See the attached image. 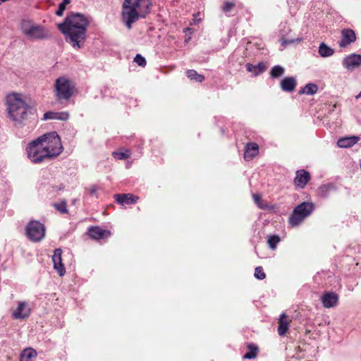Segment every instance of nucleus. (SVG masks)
Wrapping results in <instances>:
<instances>
[{
    "label": "nucleus",
    "instance_id": "9b49d317",
    "mask_svg": "<svg viewBox=\"0 0 361 361\" xmlns=\"http://www.w3.org/2000/svg\"><path fill=\"white\" fill-rule=\"evenodd\" d=\"M62 250L61 248L55 249L52 256L54 268L57 271L60 276H63L66 273V269L62 263Z\"/></svg>",
    "mask_w": 361,
    "mask_h": 361
},
{
    "label": "nucleus",
    "instance_id": "72a5a7b5",
    "mask_svg": "<svg viewBox=\"0 0 361 361\" xmlns=\"http://www.w3.org/2000/svg\"><path fill=\"white\" fill-rule=\"evenodd\" d=\"M71 3V0H63V1L59 4L58 10L56 11V15L59 16H61L63 13V11L66 9V6L67 4Z\"/></svg>",
    "mask_w": 361,
    "mask_h": 361
},
{
    "label": "nucleus",
    "instance_id": "4c0bfd02",
    "mask_svg": "<svg viewBox=\"0 0 361 361\" xmlns=\"http://www.w3.org/2000/svg\"><path fill=\"white\" fill-rule=\"evenodd\" d=\"M302 41V38H296V39H286L285 38L281 39V45L283 47H286L288 44H293V43H298Z\"/></svg>",
    "mask_w": 361,
    "mask_h": 361
},
{
    "label": "nucleus",
    "instance_id": "f8f14e48",
    "mask_svg": "<svg viewBox=\"0 0 361 361\" xmlns=\"http://www.w3.org/2000/svg\"><path fill=\"white\" fill-rule=\"evenodd\" d=\"M343 66L348 71H353L358 68L361 64V55L352 54L344 58L343 61Z\"/></svg>",
    "mask_w": 361,
    "mask_h": 361
},
{
    "label": "nucleus",
    "instance_id": "4468645a",
    "mask_svg": "<svg viewBox=\"0 0 361 361\" xmlns=\"http://www.w3.org/2000/svg\"><path fill=\"white\" fill-rule=\"evenodd\" d=\"M310 180V173L306 170L300 169L296 171V176L294 178V183L297 187L300 188H304Z\"/></svg>",
    "mask_w": 361,
    "mask_h": 361
},
{
    "label": "nucleus",
    "instance_id": "9d476101",
    "mask_svg": "<svg viewBox=\"0 0 361 361\" xmlns=\"http://www.w3.org/2000/svg\"><path fill=\"white\" fill-rule=\"evenodd\" d=\"M356 40L355 32L349 28L343 29L341 32V40L338 42L340 47H346Z\"/></svg>",
    "mask_w": 361,
    "mask_h": 361
},
{
    "label": "nucleus",
    "instance_id": "aec40b11",
    "mask_svg": "<svg viewBox=\"0 0 361 361\" xmlns=\"http://www.w3.org/2000/svg\"><path fill=\"white\" fill-rule=\"evenodd\" d=\"M360 140L359 136L345 137L338 139L337 145L339 147L347 148L350 147Z\"/></svg>",
    "mask_w": 361,
    "mask_h": 361
},
{
    "label": "nucleus",
    "instance_id": "f3484780",
    "mask_svg": "<svg viewBox=\"0 0 361 361\" xmlns=\"http://www.w3.org/2000/svg\"><path fill=\"white\" fill-rule=\"evenodd\" d=\"M88 234L92 239L99 240L109 237L111 233L109 231L103 230L99 226H92L88 230Z\"/></svg>",
    "mask_w": 361,
    "mask_h": 361
},
{
    "label": "nucleus",
    "instance_id": "4be33fe9",
    "mask_svg": "<svg viewBox=\"0 0 361 361\" xmlns=\"http://www.w3.org/2000/svg\"><path fill=\"white\" fill-rule=\"evenodd\" d=\"M289 322L285 313L281 314L279 319L278 333L280 336H284L288 329Z\"/></svg>",
    "mask_w": 361,
    "mask_h": 361
},
{
    "label": "nucleus",
    "instance_id": "c85d7f7f",
    "mask_svg": "<svg viewBox=\"0 0 361 361\" xmlns=\"http://www.w3.org/2000/svg\"><path fill=\"white\" fill-rule=\"evenodd\" d=\"M334 190H335V187L334 185L326 184V185H322L319 187V195L322 197H326L329 195V194L330 193V192H331Z\"/></svg>",
    "mask_w": 361,
    "mask_h": 361
},
{
    "label": "nucleus",
    "instance_id": "a19ab883",
    "mask_svg": "<svg viewBox=\"0 0 361 361\" xmlns=\"http://www.w3.org/2000/svg\"><path fill=\"white\" fill-rule=\"evenodd\" d=\"M51 188L54 190H62L64 189L65 186L63 183H61L58 186H52Z\"/></svg>",
    "mask_w": 361,
    "mask_h": 361
},
{
    "label": "nucleus",
    "instance_id": "423d86ee",
    "mask_svg": "<svg viewBox=\"0 0 361 361\" xmlns=\"http://www.w3.org/2000/svg\"><path fill=\"white\" fill-rule=\"evenodd\" d=\"M75 91L73 82L66 77L57 78L54 84V92L56 99L61 102L68 101Z\"/></svg>",
    "mask_w": 361,
    "mask_h": 361
},
{
    "label": "nucleus",
    "instance_id": "393cba45",
    "mask_svg": "<svg viewBox=\"0 0 361 361\" xmlns=\"http://www.w3.org/2000/svg\"><path fill=\"white\" fill-rule=\"evenodd\" d=\"M247 349L248 352L243 355V358L247 360L255 358L259 351L258 347L253 343H250L247 345Z\"/></svg>",
    "mask_w": 361,
    "mask_h": 361
},
{
    "label": "nucleus",
    "instance_id": "39448f33",
    "mask_svg": "<svg viewBox=\"0 0 361 361\" xmlns=\"http://www.w3.org/2000/svg\"><path fill=\"white\" fill-rule=\"evenodd\" d=\"M37 139H41L40 144L47 154H49L48 158L49 159L58 157L63 151V148L61 138L55 131L44 134Z\"/></svg>",
    "mask_w": 361,
    "mask_h": 361
},
{
    "label": "nucleus",
    "instance_id": "7ed1b4c3",
    "mask_svg": "<svg viewBox=\"0 0 361 361\" xmlns=\"http://www.w3.org/2000/svg\"><path fill=\"white\" fill-rule=\"evenodd\" d=\"M150 0H124L122 4L121 19L128 30L140 18L150 12Z\"/></svg>",
    "mask_w": 361,
    "mask_h": 361
},
{
    "label": "nucleus",
    "instance_id": "a211bd4d",
    "mask_svg": "<svg viewBox=\"0 0 361 361\" xmlns=\"http://www.w3.org/2000/svg\"><path fill=\"white\" fill-rule=\"evenodd\" d=\"M259 153V146L255 142H249L245 148L244 158L245 160H252Z\"/></svg>",
    "mask_w": 361,
    "mask_h": 361
},
{
    "label": "nucleus",
    "instance_id": "f257e3e1",
    "mask_svg": "<svg viewBox=\"0 0 361 361\" xmlns=\"http://www.w3.org/2000/svg\"><path fill=\"white\" fill-rule=\"evenodd\" d=\"M88 18L80 13L68 15L64 22L58 25L60 31L66 35V40L73 47L80 49L86 39Z\"/></svg>",
    "mask_w": 361,
    "mask_h": 361
},
{
    "label": "nucleus",
    "instance_id": "6ab92c4d",
    "mask_svg": "<svg viewBox=\"0 0 361 361\" xmlns=\"http://www.w3.org/2000/svg\"><path fill=\"white\" fill-rule=\"evenodd\" d=\"M280 85L283 91L290 92L295 90L297 82L293 77H286L281 81Z\"/></svg>",
    "mask_w": 361,
    "mask_h": 361
},
{
    "label": "nucleus",
    "instance_id": "c756f323",
    "mask_svg": "<svg viewBox=\"0 0 361 361\" xmlns=\"http://www.w3.org/2000/svg\"><path fill=\"white\" fill-rule=\"evenodd\" d=\"M284 68L281 66H274L270 71V75L273 78H278L283 75Z\"/></svg>",
    "mask_w": 361,
    "mask_h": 361
},
{
    "label": "nucleus",
    "instance_id": "2f4dec72",
    "mask_svg": "<svg viewBox=\"0 0 361 361\" xmlns=\"http://www.w3.org/2000/svg\"><path fill=\"white\" fill-rule=\"evenodd\" d=\"M54 208L62 214H67L68 212L67 209V203L65 200H62L60 203H54Z\"/></svg>",
    "mask_w": 361,
    "mask_h": 361
},
{
    "label": "nucleus",
    "instance_id": "79ce46f5",
    "mask_svg": "<svg viewBox=\"0 0 361 361\" xmlns=\"http://www.w3.org/2000/svg\"><path fill=\"white\" fill-rule=\"evenodd\" d=\"M192 29L190 28V27H186L184 29V32H191Z\"/></svg>",
    "mask_w": 361,
    "mask_h": 361
},
{
    "label": "nucleus",
    "instance_id": "e433bc0d",
    "mask_svg": "<svg viewBox=\"0 0 361 361\" xmlns=\"http://www.w3.org/2000/svg\"><path fill=\"white\" fill-rule=\"evenodd\" d=\"M134 61L140 66L145 67L147 64L145 59L140 54H137L134 58Z\"/></svg>",
    "mask_w": 361,
    "mask_h": 361
},
{
    "label": "nucleus",
    "instance_id": "dca6fc26",
    "mask_svg": "<svg viewBox=\"0 0 361 361\" xmlns=\"http://www.w3.org/2000/svg\"><path fill=\"white\" fill-rule=\"evenodd\" d=\"M114 198L119 204H132L137 202L139 200V197L134 195L131 193L127 194H115Z\"/></svg>",
    "mask_w": 361,
    "mask_h": 361
},
{
    "label": "nucleus",
    "instance_id": "a878e982",
    "mask_svg": "<svg viewBox=\"0 0 361 361\" xmlns=\"http://www.w3.org/2000/svg\"><path fill=\"white\" fill-rule=\"evenodd\" d=\"M318 90V86L314 83H308L299 92V94H306L308 95H312L315 94Z\"/></svg>",
    "mask_w": 361,
    "mask_h": 361
},
{
    "label": "nucleus",
    "instance_id": "2eb2a0df",
    "mask_svg": "<svg viewBox=\"0 0 361 361\" xmlns=\"http://www.w3.org/2000/svg\"><path fill=\"white\" fill-rule=\"evenodd\" d=\"M322 302L325 308H331L335 307L338 304V295L334 292H327L322 296Z\"/></svg>",
    "mask_w": 361,
    "mask_h": 361
},
{
    "label": "nucleus",
    "instance_id": "ea45409f",
    "mask_svg": "<svg viewBox=\"0 0 361 361\" xmlns=\"http://www.w3.org/2000/svg\"><path fill=\"white\" fill-rule=\"evenodd\" d=\"M252 197L257 204H258L262 200L261 196L258 194H253Z\"/></svg>",
    "mask_w": 361,
    "mask_h": 361
},
{
    "label": "nucleus",
    "instance_id": "37998d69",
    "mask_svg": "<svg viewBox=\"0 0 361 361\" xmlns=\"http://www.w3.org/2000/svg\"><path fill=\"white\" fill-rule=\"evenodd\" d=\"M360 97H361V92H360L359 94L356 96V98H359Z\"/></svg>",
    "mask_w": 361,
    "mask_h": 361
},
{
    "label": "nucleus",
    "instance_id": "6e6552de",
    "mask_svg": "<svg viewBox=\"0 0 361 361\" xmlns=\"http://www.w3.org/2000/svg\"><path fill=\"white\" fill-rule=\"evenodd\" d=\"M41 139H36L29 143L26 148L28 159L33 163L39 164L49 159L48 154L40 144Z\"/></svg>",
    "mask_w": 361,
    "mask_h": 361
},
{
    "label": "nucleus",
    "instance_id": "473e14b6",
    "mask_svg": "<svg viewBox=\"0 0 361 361\" xmlns=\"http://www.w3.org/2000/svg\"><path fill=\"white\" fill-rule=\"evenodd\" d=\"M112 155L119 160H124L130 157V152L128 149L126 152H114Z\"/></svg>",
    "mask_w": 361,
    "mask_h": 361
},
{
    "label": "nucleus",
    "instance_id": "412c9836",
    "mask_svg": "<svg viewBox=\"0 0 361 361\" xmlns=\"http://www.w3.org/2000/svg\"><path fill=\"white\" fill-rule=\"evenodd\" d=\"M68 117L69 114L67 112L47 111L44 114L43 120L56 119L66 121Z\"/></svg>",
    "mask_w": 361,
    "mask_h": 361
},
{
    "label": "nucleus",
    "instance_id": "bb28decb",
    "mask_svg": "<svg viewBox=\"0 0 361 361\" xmlns=\"http://www.w3.org/2000/svg\"><path fill=\"white\" fill-rule=\"evenodd\" d=\"M318 51L322 57H329L334 54V50L328 47L324 42L320 44Z\"/></svg>",
    "mask_w": 361,
    "mask_h": 361
},
{
    "label": "nucleus",
    "instance_id": "0eeeda50",
    "mask_svg": "<svg viewBox=\"0 0 361 361\" xmlns=\"http://www.w3.org/2000/svg\"><path fill=\"white\" fill-rule=\"evenodd\" d=\"M315 208L314 204L303 202L295 207L288 219V223L292 227L300 224L302 221L310 216Z\"/></svg>",
    "mask_w": 361,
    "mask_h": 361
},
{
    "label": "nucleus",
    "instance_id": "20e7f679",
    "mask_svg": "<svg viewBox=\"0 0 361 361\" xmlns=\"http://www.w3.org/2000/svg\"><path fill=\"white\" fill-rule=\"evenodd\" d=\"M20 27L21 32L30 41H42L51 38V33L47 28L36 24L31 20H22Z\"/></svg>",
    "mask_w": 361,
    "mask_h": 361
},
{
    "label": "nucleus",
    "instance_id": "b1692460",
    "mask_svg": "<svg viewBox=\"0 0 361 361\" xmlns=\"http://www.w3.org/2000/svg\"><path fill=\"white\" fill-rule=\"evenodd\" d=\"M245 66L248 72H255V75H257L263 73L266 69V66L263 63H259L256 66H253L251 63H248L246 64Z\"/></svg>",
    "mask_w": 361,
    "mask_h": 361
},
{
    "label": "nucleus",
    "instance_id": "f03ea898",
    "mask_svg": "<svg viewBox=\"0 0 361 361\" xmlns=\"http://www.w3.org/2000/svg\"><path fill=\"white\" fill-rule=\"evenodd\" d=\"M7 111L9 117L19 124L36 120L37 110L27 104L17 93H13L7 97Z\"/></svg>",
    "mask_w": 361,
    "mask_h": 361
},
{
    "label": "nucleus",
    "instance_id": "7c9ffc66",
    "mask_svg": "<svg viewBox=\"0 0 361 361\" xmlns=\"http://www.w3.org/2000/svg\"><path fill=\"white\" fill-rule=\"evenodd\" d=\"M279 241L280 238L276 235H270L268 238V245L269 247L273 250L276 248L277 244L279 243Z\"/></svg>",
    "mask_w": 361,
    "mask_h": 361
},
{
    "label": "nucleus",
    "instance_id": "c9c22d12",
    "mask_svg": "<svg viewBox=\"0 0 361 361\" xmlns=\"http://www.w3.org/2000/svg\"><path fill=\"white\" fill-rule=\"evenodd\" d=\"M255 276L259 280L265 279L266 274L262 267H257L255 269Z\"/></svg>",
    "mask_w": 361,
    "mask_h": 361
},
{
    "label": "nucleus",
    "instance_id": "cd10ccee",
    "mask_svg": "<svg viewBox=\"0 0 361 361\" xmlns=\"http://www.w3.org/2000/svg\"><path fill=\"white\" fill-rule=\"evenodd\" d=\"M186 75L191 80H195L198 82H202L204 80V75L197 73V72L195 70H188L186 71Z\"/></svg>",
    "mask_w": 361,
    "mask_h": 361
},
{
    "label": "nucleus",
    "instance_id": "5701e85b",
    "mask_svg": "<svg viewBox=\"0 0 361 361\" xmlns=\"http://www.w3.org/2000/svg\"><path fill=\"white\" fill-rule=\"evenodd\" d=\"M35 350L29 348L23 350L20 355V361H32V358L37 356Z\"/></svg>",
    "mask_w": 361,
    "mask_h": 361
},
{
    "label": "nucleus",
    "instance_id": "1a4fd4ad",
    "mask_svg": "<svg viewBox=\"0 0 361 361\" xmlns=\"http://www.w3.org/2000/svg\"><path fill=\"white\" fill-rule=\"evenodd\" d=\"M26 235L32 242H39L45 236L46 228L43 224L38 221H31L26 226Z\"/></svg>",
    "mask_w": 361,
    "mask_h": 361
},
{
    "label": "nucleus",
    "instance_id": "ddd939ff",
    "mask_svg": "<svg viewBox=\"0 0 361 361\" xmlns=\"http://www.w3.org/2000/svg\"><path fill=\"white\" fill-rule=\"evenodd\" d=\"M13 317L16 319H23L30 314V308L27 302H20L18 307L13 312Z\"/></svg>",
    "mask_w": 361,
    "mask_h": 361
},
{
    "label": "nucleus",
    "instance_id": "58836bf2",
    "mask_svg": "<svg viewBox=\"0 0 361 361\" xmlns=\"http://www.w3.org/2000/svg\"><path fill=\"white\" fill-rule=\"evenodd\" d=\"M85 191L90 195H94L97 191V186L92 185L90 188H86Z\"/></svg>",
    "mask_w": 361,
    "mask_h": 361
},
{
    "label": "nucleus",
    "instance_id": "f704fd0d",
    "mask_svg": "<svg viewBox=\"0 0 361 361\" xmlns=\"http://www.w3.org/2000/svg\"><path fill=\"white\" fill-rule=\"evenodd\" d=\"M235 6V3L234 1H226L224 3L221 9L224 12L228 13L230 12Z\"/></svg>",
    "mask_w": 361,
    "mask_h": 361
}]
</instances>
